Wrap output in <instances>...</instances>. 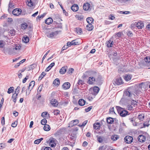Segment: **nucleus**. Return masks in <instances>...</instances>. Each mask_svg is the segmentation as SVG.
<instances>
[{"mask_svg": "<svg viewBox=\"0 0 150 150\" xmlns=\"http://www.w3.org/2000/svg\"><path fill=\"white\" fill-rule=\"evenodd\" d=\"M87 122V120H86L84 121L81 125H79V126L80 127H84V126Z\"/></svg>", "mask_w": 150, "mask_h": 150, "instance_id": "obj_57", "label": "nucleus"}, {"mask_svg": "<svg viewBox=\"0 0 150 150\" xmlns=\"http://www.w3.org/2000/svg\"><path fill=\"white\" fill-rule=\"evenodd\" d=\"M97 140L99 143H102L103 142L102 138L100 137H99L98 138Z\"/></svg>", "mask_w": 150, "mask_h": 150, "instance_id": "obj_58", "label": "nucleus"}, {"mask_svg": "<svg viewBox=\"0 0 150 150\" xmlns=\"http://www.w3.org/2000/svg\"><path fill=\"white\" fill-rule=\"evenodd\" d=\"M35 83L34 81H32L29 83L28 88L26 89V95H28L29 94L31 91L33 89Z\"/></svg>", "mask_w": 150, "mask_h": 150, "instance_id": "obj_3", "label": "nucleus"}, {"mask_svg": "<svg viewBox=\"0 0 150 150\" xmlns=\"http://www.w3.org/2000/svg\"><path fill=\"white\" fill-rule=\"evenodd\" d=\"M18 94L15 93H14L12 96V98L13 99V101L16 103L17 100V98Z\"/></svg>", "mask_w": 150, "mask_h": 150, "instance_id": "obj_32", "label": "nucleus"}, {"mask_svg": "<svg viewBox=\"0 0 150 150\" xmlns=\"http://www.w3.org/2000/svg\"><path fill=\"white\" fill-rule=\"evenodd\" d=\"M137 28L139 29H142L144 26V23L142 21H137Z\"/></svg>", "mask_w": 150, "mask_h": 150, "instance_id": "obj_11", "label": "nucleus"}, {"mask_svg": "<svg viewBox=\"0 0 150 150\" xmlns=\"http://www.w3.org/2000/svg\"><path fill=\"white\" fill-rule=\"evenodd\" d=\"M26 4L28 6L30 7L34 5L33 3L31 0H27Z\"/></svg>", "mask_w": 150, "mask_h": 150, "instance_id": "obj_31", "label": "nucleus"}, {"mask_svg": "<svg viewBox=\"0 0 150 150\" xmlns=\"http://www.w3.org/2000/svg\"><path fill=\"white\" fill-rule=\"evenodd\" d=\"M119 138L118 135H114L112 136L111 139L113 141H116Z\"/></svg>", "mask_w": 150, "mask_h": 150, "instance_id": "obj_37", "label": "nucleus"}, {"mask_svg": "<svg viewBox=\"0 0 150 150\" xmlns=\"http://www.w3.org/2000/svg\"><path fill=\"white\" fill-rule=\"evenodd\" d=\"M55 65L54 62L50 64L46 69L45 71L46 72L48 71L51 68H52Z\"/></svg>", "mask_w": 150, "mask_h": 150, "instance_id": "obj_25", "label": "nucleus"}, {"mask_svg": "<svg viewBox=\"0 0 150 150\" xmlns=\"http://www.w3.org/2000/svg\"><path fill=\"white\" fill-rule=\"evenodd\" d=\"M90 7V5L88 2L85 3L83 6V9L85 11H88Z\"/></svg>", "mask_w": 150, "mask_h": 150, "instance_id": "obj_12", "label": "nucleus"}, {"mask_svg": "<svg viewBox=\"0 0 150 150\" xmlns=\"http://www.w3.org/2000/svg\"><path fill=\"white\" fill-rule=\"evenodd\" d=\"M99 90V88L97 86H95L93 88V94L96 95L98 93Z\"/></svg>", "mask_w": 150, "mask_h": 150, "instance_id": "obj_15", "label": "nucleus"}, {"mask_svg": "<svg viewBox=\"0 0 150 150\" xmlns=\"http://www.w3.org/2000/svg\"><path fill=\"white\" fill-rule=\"evenodd\" d=\"M124 96L129 97L132 100L135 98V95L132 92L131 88H129L124 92Z\"/></svg>", "mask_w": 150, "mask_h": 150, "instance_id": "obj_1", "label": "nucleus"}, {"mask_svg": "<svg viewBox=\"0 0 150 150\" xmlns=\"http://www.w3.org/2000/svg\"><path fill=\"white\" fill-rule=\"evenodd\" d=\"M20 89V87L19 86H18L15 90V93L17 94H18L19 93Z\"/></svg>", "mask_w": 150, "mask_h": 150, "instance_id": "obj_48", "label": "nucleus"}, {"mask_svg": "<svg viewBox=\"0 0 150 150\" xmlns=\"http://www.w3.org/2000/svg\"><path fill=\"white\" fill-rule=\"evenodd\" d=\"M43 139V138H42L38 139L35 140V141H34V144H38L39 143H40Z\"/></svg>", "mask_w": 150, "mask_h": 150, "instance_id": "obj_38", "label": "nucleus"}, {"mask_svg": "<svg viewBox=\"0 0 150 150\" xmlns=\"http://www.w3.org/2000/svg\"><path fill=\"white\" fill-rule=\"evenodd\" d=\"M133 138L131 136H127L124 138V141L127 144H129L132 142Z\"/></svg>", "mask_w": 150, "mask_h": 150, "instance_id": "obj_5", "label": "nucleus"}, {"mask_svg": "<svg viewBox=\"0 0 150 150\" xmlns=\"http://www.w3.org/2000/svg\"><path fill=\"white\" fill-rule=\"evenodd\" d=\"M71 9L73 11H76L79 9V6L75 4L71 6Z\"/></svg>", "mask_w": 150, "mask_h": 150, "instance_id": "obj_17", "label": "nucleus"}, {"mask_svg": "<svg viewBox=\"0 0 150 150\" xmlns=\"http://www.w3.org/2000/svg\"><path fill=\"white\" fill-rule=\"evenodd\" d=\"M86 20L88 24H91L93 21V19L92 18L89 17L87 18Z\"/></svg>", "mask_w": 150, "mask_h": 150, "instance_id": "obj_29", "label": "nucleus"}, {"mask_svg": "<svg viewBox=\"0 0 150 150\" xmlns=\"http://www.w3.org/2000/svg\"><path fill=\"white\" fill-rule=\"evenodd\" d=\"M97 74V73L94 72L93 75V76H91L89 77L88 80V83L90 84H92L95 81L97 82L98 81L97 79H96V78Z\"/></svg>", "mask_w": 150, "mask_h": 150, "instance_id": "obj_2", "label": "nucleus"}, {"mask_svg": "<svg viewBox=\"0 0 150 150\" xmlns=\"http://www.w3.org/2000/svg\"><path fill=\"white\" fill-rule=\"evenodd\" d=\"M100 126V123H95L93 125V128L96 129H98L99 128Z\"/></svg>", "mask_w": 150, "mask_h": 150, "instance_id": "obj_34", "label": "nucleus"}, {"mask_svg": "<svg viewBox=\"0 0 150 150\" xmlns=\"http://www.w3.org/2000/svg\"><path fill=\"white\" fill-rule=\"evenodd\" d=\"M44 130L46 131H49L50 130V127L48 125H45L43 127Z\"/></svg>", "mask_w": 150, "mask_h": 150, "instance_id": "obj_35", "label": "nucleus"}, {"mask_svg": "<svg viewBox=\"0 0 150 150\" xmlns=\"http://www.w3.org/2000/svg\"><path fill=\"white\" fill-rule=\"evenodd\" d=\"M79 122V120H74L71 121L69 124V125L71 124V127L76 125Z\"/></svg>", "mask_w": 150, "mask_h": 150, "instance_id": "obj_19", "label": "nucleus"}, {"mask_svg": "<svg viewBox=\"0 0 150 150\" xmlns=\"http://www.w3.org/2000/svg\"><path fill=\"white\" fill-rule=\"evenodd\" d=\"M123 77L125 81H128L131 79V75L129 74H125L124 76Z\"/></svg>", "mask_w": 150, "mask_h": 150, "instance_id": "obj_22", "label": "nucleus"}, {"mask_svg": "<svg viewBox=\"0 0 150 150\" xmlns=\"http://www.w3.org/2000/svg\"><path fill=\"white\" fill-rule=\"evenodd\" d=\"M48 142H49L50 146L52 147L55 146L56 144L55 139L53 138H51L48 140Z\"/></svg>", "mask_w": 150, "mask_h": 150, "instance_id": "obj_7", "label": "nucleus"}, {"mask_svg": "<svg viewBox=\"0 0 150 150\" xmlns=\"http://www.w3.org/2000/svg\"><path fill=\"white\" fill-rule=\"evenodd\" d=\"M77 33L78 34H81L82 33V31L81 30V29L80 28H79L77 30H76Z\"/></svg>", "mask_w": 150, "mask_h": 150, "instance_id": "obj_60", "label": "nucleus"}, {"mask_svg": "<svg viewBox=\"0 0 150 150\" xmlns=\"http://www.w3.org/2000/svg\"><path fill=\"white\" fill-rule=\"evenodd\" d=\"M58 33V31H57L51 33H47L46 34V35L48 38H52L54 36L56 35Z\"/></svg>", "mask_w": 150, "mask_h": 150, "instance_id": "obj_8", "label": "nucleus"}, {"mask_svg": "<svg viewBox=\"0 0 150 150\" xmlns=\"http://www.w3.org/2000/svg\"><path fill=\"white\" fill-rule=\"evenodd\" d=\"M53 21L52 18L49 17L46 19L45 20V23L47 24L50 25L52 22Z\"/></svg>", "mask_w": 150, "mask_h": 150, "instance_id": "obj_20", "label": "nucleus"}, {"mask_svg": "<svg viewBox=\"0 0 150 150\" xmlns=\"http://www.w3.org/2000/svg\"><path fill=\"white\" fill-rule=\"evenodd\" d=\"M114 108L113 107L110 108V110H109V113H115V112L114 111Z\"/></svg>", "mask_w": 150, "mask_h": 150, "instance_id": "obj_59", "label": "nucleus"}, {"mask_svg": "<svg viewBox=\"0 0 150 150\" xmlns=\"http://www.w3.org/2000/svg\"><path fill=\"white\" fill-rule=\"evenodd\" d=\"M113 41H112L110 40L108 41H107L106 42L107 47L110 48L112 47L113 45Z\"/></svg>", "mask_w": 150, "mask_h": 150, "instance_id": "obj_24", "label": "nucleus"}, {"mask_svg": "<svg viewBox=\"0 0 150 150\" xmlns=\"http://www.w3.org/2000/svg\"><path fill=\"white\" fill-rule=\"evenodd\" d=\"M46 74L44 72H42L38 78V80H41Z\"/></svg>", "mask_w": 150, "mask_h": 150, "instance_id": "obj_39", "label": "nucleus"}, {"mask_svg": "<svg viewBox=\"0 0 150 150\" xmlns=\"http://www.w3.org/2000/svg\"><path fill=\"white\" fill-rule=\"evenodd\" d=\"M68 45H64L62 48V50L61 51V53L62 52V51L66 49H67L68 48Z\"/></svg>", "mask_w": 150, "mask_h": 150, "instance_id": "obj_63", "label": "nucleus"}, {"mask_svg": "<svg viewBox=\"0 0 150 150\" xmlns=\"http://www.w3.org/2000/svg\"><path fill=\"white\" fill-rule=\"evenodd\" d=\"M79 44L78 42H77L76 40H74L71 41V45H76Z\"/></svg>", "mask_w": 150, "mask_h": 150, "instance_id": "obj_45", "label": "nucleus"}, {"mask_svg": "<svg viewBox=\"0 0 150 150\" xmlns=\"http://www.w3.org/2000/svg\"><path fill=\"white\" fill-rule=\"evenodd\" d=\"M92 106H90L85 109V111L86 112H88L90 111L92 108Z\"/></svg>", "mask_w": 150, "mask_h": 150, "instance_id": "obj_51", "label": "nucleus"}, {"mask_svg": "<svg viewBox=\"0 0 150 150\" xmlns=\"http://www.w3.org/2000/svg\"><path fill=\"white\" fill-rule=\"evenodd\" d=\"M16 31L15 30L13 29H11L9 30L8 32V35L11 36H14L16 34Z\"/></svg>", "mask_w": 150, "mask_h": 150, "instance_id": "obj_18", "label": "nucleus"}, {"mask_svg": "<svg viewBox=\"0 0 150 150\" xmlns=\"http://www.w3.org/2000/svg\"><path fill=\"white\" fill-rule=\"evenodd\" d=\"M47 114V112H44L41 114V116L43 117H44Z\"/></svg>", "mask_w": 150, "mask_h": 150, "instance_id": "obj_62", "label": "nucleus"}, {"mask_svg": "<svg viewBox=\"0 0 150 150\" xmlns=\"http://www.w3.org/2000/svg\"><path fill=\"white\" fill-rule=\"evenodd\" d=\"M115 84L117 85L122 84L123 83L122 79L121 77H119L116 79L115 81Z\"/></svg>", "mask_w": 150, "mask_h": 150, "instance_id": "obj_9", "label": "nucleus"}, {"mask_svg": "<svg viewBox=\"0 0 150 150\" xmlns=\"http://www.w3.org/2000/svg\"><path fill=\"white\" fill-rule=\"evenodd\" d=\"M70 86V84L69 82H65L62 86L63 88L65 90L69 89Z\"/></svg>", "mask_w": 150, "mask_h": 150, "instance_id": "obj_10", "label": "nucleus"}, {"mask_svg": "<svg viewBox=\"0 0 150 150\" xmlns=\"http://www.w3.org/2000/svg\"><path fill=\"white\" fill-rule=\"evenodd\" d=\"M50 103L51 105H52L53 106L55 107L57 106L58 104V102L55 99L52 100L51 101Z\"/></svg>", "mask_w": 150, "mask_h": 150, "instance_id": "obj_21", "label": "nucleus"}, {"mask_svg": "<svg viewBox=\"0 0 150 150\" xmlns=\"http://www.w3.org/2000/svg\"><path fill=\"white\" fill-rule=\"evenodd\" d=\"M144 117V114H140L139 115L138 118L141 121L143 120Z\"/></svg>", "mask_w": 150, "mask_h": 150, "instance_id": "obj_42", "label": "nucleus"}, {"mask_svg": "<svg viewBox=\"0 0 150 150\" xmlns=\"http://www.w3.org/2000/svg\"><path fill=\"white\" fill-rule=\"evenodd\" d=\"M67 66H64L62 67L59 71V73L61 74H64L66 71Z\"/></svg>", "mask_w": 150, "mask_h": 150, "instance_id": "obj_16", "label": "nucleus"}, {"mask_svg": "<svg viewBox=\"0 0 150 150\" xmlns=\"http://www.w3.org/2000/svg\"><path fill=\"white\" fill-rule=\"evenodd\" d=\"M13 6V4L10 2H9L8 5V11L9 12L10 8L12 7Z\"/></svg>", "mask_w": 150, "mask_h": 150, "instance_id": "obj_56", "label": "nucleus"}, {"mask_svg": "<svg viewBox=\"0 0 150 150\" xmlns=\"http://www.w3.org/2000/svg\"><path fill=\"white\" fill-rule=\"evenodd\" d=\"M46 14L45 13H44L43 14L41 15L40 16H38L37 19L38 18L39 19H40L41 18H43L45 15Z\"/></svg>", "mask_w": 150, "mask_h": 150, "instance_id": "obj_54", "label": "nucleus"}, {"mask_svg": "<svg viewBox=\"0 0 150 150\" xmlns=\"http://www.w3.org/2000/svg\"><path fill=\"white\" fill-rule=\"evenodd\" d=\"M116 108L117 110V112L119 114H120V112L121 111H122L123 110V109L121 108L120 107L118 106H116Z\"/></svg>", "mask_w": 150, "mask_h": 150, "instance_id": "obj_40", "label": "nucleus"}, {"mask_svg": "<svg viewBox=\"0 0 150 150\" xmlns=\"http://www.w3.org/2000/svg\"><path fill=\"white\" fill-rule=\"evenodd\" d=\"M127 108L128 110H132L133 108L132 106L130 105H128L127 106Z\"/></svg>", "mask_w": 150, "mask_h": 150, "instance_id": "obj_61", "label": "nucleus"}, {"mask_svg": "<svg viewBox=\"0 0 150 150\" xmlns=\"http://www.w3.org/2000/svg\"><path fill=\"white\" fill-rule=\"evenodd\" d=\"M86 103V101L83 99H80L79 100L78 103L79 105L81 106L84 105Z\"/></svg>", "mask_w": 150, "mask_h": 150, "instance_id": "obj_26", "label": "nucleus"}, {"mask_svg": "<svg viewBox=\"0 0 150 150\" xmlns=\"http://www.w3.org/2000/svg\"><path fill=\"white\" fill-rule=\"evenodd\" d=\"M137 102L136 100H133L131 101V104L132 105H133L134 106L137 105Z\"/></svg>", "mask_w": 150, "mask_h": 150, "instance_id": "obj_47", "label": "nucleus"}, {"mask_svg": "<svg viewBox=\"0 0 150 150\" xmlns=\"http://www.w3.org/2000/svg\"><path fill=\"white\" fill-rule=\"evenodd\" d=\"M5 42H4L3 40H0V48H3L4 46Z\"/></svg>", "mask_w": 150, "mask_h": 150, "instance_id": "obj_46", "label": "nucleus"}, {"mask_svg": "<svg viewBox=\"0 0 150 150\" xmlns=\"http://www.w3.org/2000/svg\"><path fill=\"white\" fill-rule=\"evenodd\" d=\"M144 65L146 67H149L150 65V57H146L144 58Z\"/></svg>", "mask_w": 150, "mask_h": 150, "instance_id": "obj_6", "label": "nucleus"}, {"mask_svg": "<svg viewBox=\"0 0 150 150\" xmlns=\"http://www.w3.org/2000/svg\"><path fill=\"white\" fill-rule=\"evenodd\" d=\"M93 28V26L92 24H88L86 26V29L88 31L92 30Z\"/></svg>", "mask_w": 150, "mask_h": 150, "instance_id": "obj_23", "label": "nucleus"}, {"mask_svg": "<svg viewBox=\"0 0 150 150\" xmlns=\"http://www.w3.org/2000/svg\"><path fill=\"white\" fill-rule=\"evenodd\" d=\"M23 42L25 43H27L29 42V39L28 36H25L22 39Z\"/></svg>", "mask_w": 150, "mask_h": 150, "instance_id": "obj_27", "label": "nucleus"}, {"mask_svg": "<svg viewBox=\"0 0 150 150\" xmlns=\"http://www.w3.org/2000/svg\"><path fill=\"white\" fill-rule=\"evenodd\" d=\"M107 149V146H100L98 149V150H108Z\"/></svg>", "mask_w": 150, "mask_h": 150, "instance_id": "obj_41", "label": "nucleus"}, {"mask_svg": "<svg viewBox=\"0 0 150 150\" xmlns=\"http://www.w3.org/2000/svg\"><path fill=\"white\" fill-rule=\"evenodd\" d=\"M128 112L126 110L124 109L120 112V115L122 117H125L128 115Z\"/></svg>", "mask_w": 150, "mask_h": 150, "instance_id": "obj_14", "label": "nucleus"}, {"mask_svg": "<svg viewBox=\"0 0 150 150\" xmlns=\"http://www.w3.org/2000/svg\"><path fill=\"white\" fill-rule=\"evenodd\" d=\"M29 78V76H27L25 77L23 80V83H24L25 82L26 80L28 79Z\"/></svg>", "mask_w": 150, "mask_h": 150, "instance_id": "obj_64", "label": "nucleus"}, {"mask_svg": "<svg viewBox=\"0 0 150 150\" xmlns=\"http://www.w3.org/2000/svg\"><path fill=\"white\" fill-rule=\"evenodd\" d=\"M17 125V121H15L12 124L11 126L13 127H16Z\"/></svg>", "mask_w": 150, "mask_h": 150, "instance_id": "obj_55", "label": "nucleus"}, {"mask_svg": "<svg viewBox=\"0 0 150 150\" xmlns=\"http://www.w3.org/2000/svg\"><path fill=\"white\" fill-rule=\"evenodd\" d=\"M76 18H77L78 20H81L83 18V16H79V15H76Z\"/></svg>", "mask_w": 150, "mask_h": 150, "instance_id": "obj_53", "label": "nucleus"}, {"mask_svg": "<svg viewBox=\"0 0 150 150\" xmlns=\"http://www.w3.org/2000/svg\"><path fill=\"white\" fill-rule=\"evenodd\" d=\"M14 88L13 87H11L9 88L8 89L7 93L8 94H10L11 93H12L14 91Z\"/></svg>", "mask_w": 150, "mask_h": 150, "instance_id": "obj_36", "label": "nucleus"}, {"mask_svg": "<svg viewBox=\"0 0 150 150\" xmlns=\"http://www.w3.org/2000/svg\"><path fill=\"white\" fill-rule=\"evenodd\" d=\"M114 122L113 118L111 117H109L107 119V122L109 124H112Z\"/></svg>", "mask_w": 150, "mask_h": 150, "instance_id": "obj_28", "label": "nucleus"}, {"mask_svg": "<svg viewBox=\"0 0 150 150\" xmlns=\"http://www.w3.org/2000/svg\"><path fill=\"white\" fill-rule=\"evenodd\" d=\"M21 48V46L20 45H16V47L15 48H13V49H15L16 50H20Z\"/></svg>", "mask_w": 150, "mask_h": 150, "instance_id": "obj_50", "label": "nucleus"}, {"mask_svg": "<svg viewBox=\"0 0 150 150\" xmlns=\"http://www.w3.org/2000/svg\"><path fill=\"white\" fill-rule=\"evenodd\" d=\"M77 84L79 85H82L84 84V82L82 80H79L78 81Z\"/></svg>", "mask_w": 150, "mask_h": 150, "instance_id": "obj_49", "label": "nucleus"}, {"mask_svg": "<svg viewBox=\"0 0 150 150\" xmlns=\"http://www.w3.org/2000/svg\"><path fill=\"white\" fill-rule=\"evenodd\" d=\"M42 87L43 85H40L38 88V92L40 93L42 90Z\"/></svg>", "mask_w": 150, "mask_h": 150, "instance_id": "obj_52", "label": "nucleus"}, {"mask_svg": "<svg viewBox=\"0 0 150 150\" xmlns=\"http://www.w3.org/2000/svg\"><path fill=\"white\" fill-rule=\"evenodd\" d=\"M138 141L140 142H143L145 140V137L143 135H141L139 136L138 137Z\"/></svg>", "mask_w": 150, "mask_h": 150, "instance_id": "obj_13", "label": "nucleus"}, {"mask_svg": "<svg viewBox=\"0 0 150 150\" xmlns=\"http://www.w3.org/2000/svg\"><path fill=\"white\" fill-rule=\"evenodd\" d=\"M60 81L58 79H56L54 81L53 83L55 86H58L60 84Z\"/></svg>", "mask_w": 150, "mask_h": 150, "instance_id": "obj_30", "label": "nucleus"}, {"mask_svg": "<svg viewBox=\"0 0 150 150\" xmlns=\"http://www.w3.org/2000/svg\"><path fill=\"white\" fill-rule=\"evenodd\" d=\"M47 122V120L46 119L44 118L42 119L41 121V123L42 125H46V123Z\"/></svg>", "mask_w": 150, "mask_h": 150, "instance_id": "obj_44", "label": "nucleus"}, {"mask_svg": "<svg viewBox=\"0 0 150 150\" xmlns=\"http://www.w3.org/2000/svg\"><path fill=\"white\" fill-rule=\"evenodd\" d=\"M21 12L22 10L21 9L16 8L13 11L12 13L14 15L17 16L20 15Z\"/></svg>", "mask_w": 150, "mask_h": 150, "instance_id": "obj_4", "label": "nucleus"}, {"mask_svg": "<svg viewBox=\"0 0 150 150\" xmlns=\"http://www.w3.org/2000/svg\"><path fill=\"white\" fill-rule=\"evenodd\" d=\"M137 22L133 23L131 25V27L132 29H134L135 28H137Z\"/></svg>", "mask_w": 150, "mask_h": 150, "instance_id": "obj_43", "label": "nucleus"}, {"mask_svg": "<svg viewBox=\"0 0 150 150\" xmlns=\"http://www.w3.org/2000/svg\"><path fill=\"white\" fill-rule=\"evenodd\" d=\"M28 27V25L27 23H24L21 24V28L23 30L25 29Z\"/></svg>", "mask_w": 150, "mask_h": 150, "instance_id": "obj_33", "label": "nucleus"}]
</instances>
